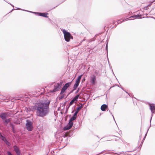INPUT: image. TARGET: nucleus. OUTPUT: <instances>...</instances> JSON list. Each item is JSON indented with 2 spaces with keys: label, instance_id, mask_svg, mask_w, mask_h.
I'll return each instance as SVG.
<instances>
[{
  "label": "nucleus",
  "instance_id": "nucleus-54",
  "mask_svg": "<svg viewBox=\"0 0 155 155\" xmlns=\"http://www.w3.org/2000/svg\"><path fill=\"white\" fill-rule=\"evenodd\" d=\"M54 83H54H53L52 84H50V86H49V87H50L52 85H53V84Z\"/></svg>",
  "mask_w": 155,
  "mask_h": 155
},
{
  "label": "nucleus",
  "instance_id": "nucleus-24",
  "mask_svg": "<svg viewBox=\"0 0 155 155\" xmlns=\"http://www.w3.org/2000/svg\"><path fill=\"white\" fill-rule=\"evenodd\" d=\"M10 127L12 129V130H14L15 127V125L12 123H10Z\"/></svg>",
  "mask_w": 155,
  "mask_h": 155
},
{
  "label": "nucleus",
  "instance_id": "nucleus-39",
  "mask_svg": "<svg viewBox=\"0 0 155 155\" xmlns=\"http://www.w3.org/2000/svg\"><path fill=\"white\" fill-rule=\"evenodd\" d=\"M125 92H126L127 94L130 96H132V94H129L128 92H127L126 91L124 90V91Z\"/></svg>",
  "mask_w": 155,
  "mask_h": 155
},
{
  "label": "nucleus",
  "instance_id": "nucleus-30",
  "mask_svg": "<svg viewBox=\"0 0 155 155\" xmlns=\"http://www.w3.org/2000/svg\"><path fill=\"white\" fill-rule=\"evenodd\" d=\"M80 89L81 88H80V87L78 88L76 91L75 92V94H77L80 91Z\"/></svg>",
  "mask_w": 155,
  "mask_h": 155
},
{
  "label": "nucleus",
  "instance_id": "nucleus-14",
  "mask_svg": "<svg viewBox=\"0 0 155 155\" xmlns=\"http://www.w3.org/2000/svg\"><path fill=\"white\" fill-rule=\"evenodd\" d=\"M63 84V82L61 81H60L58 83H57L56 84V86L58 88L59 90V89L61 88Z\"/></svg>",
  "mask_w": 155,
  "mask_h": 155
},
{
  "label": "nucleus",
  "instance_id": "nucleus-31",
  "mask_svg": "<svg viewBox=\"0 0 155 155\" xmlns=\"http://www.w3.org/2000/svg\"><path fill=\"white\" fill-rule=\"evenodd\" d=\"M77 115L74 113L72 115V117L74 118L75 119H76L77 118Z\"/></svg>",
  "mask_w": 155,
  "mask_h": 155
},
{
  "label": "nucleus",
  "instance_id": "nucleus-2",
  "mask_svg": "<svg viewBox=\"0 0 155 155\" xmlns=\"http://www.w3.org/2000/svg\"><path fill=\"white\" fill-rule=\"evenodd\" d=\"M61 30L64 34V39L66 41L69 42L70 41V39H73V37L71 35V34L67 30L65 29H62Z\"/></svg>",
  "mask_w": 155,
  "mask_h": 155
},
{
  "label": "nucleus",
  "instance_id": "nucleus-41",
  "mask_svg": "<svg viewBox=\"0 0 155 155\" xmlns=\"http://www.w3.org/2000/svg\"><path fill=\"white\" fill-rule=\"evenodd\" d=\"M17 155H22V153H21V151H20L18 153H16Z\"/></svg>",
  "mask_w": 155,
  "mask_h": 155
},
{
  "label": "nucleus",
  "instance_id": "nucleus-13",
  "mask_svg": "<svg viewBox=\"0 0 155 155\" xmlns=\"http://www.w3.org/2000/svg\"><path fill=\"white\" fill-rule=\"evenodd\" d=\"M68 133L66 131L63 133L62 134V137H63L64 138H66L65 139V141H67L68 140Z\"/></svg>",
  "mask_w": 155,
  "mask_h": 155
},
{
  "label": "nucleus",
  "instance_id": "nucleus-32",
  "mask_svg": "<svg viewBox=\"0 0 155 155\" xmlns=\"http://www.w3.org/2000/svg\"><path fill=\"white\" fill-rule=\"evenodd\" d=\"M4 121L6 123V124L8 123L10 121L9 119L8 118V119H6Z\"/></svg>",
  "mask_w": 155,
  "mask_h": 155
},
{
  "label": "nucleus",
  "instance_id": "nucleus-63",
  "mask_svg": "<svg viewBox=\"0 0 155 155\" xmlns=\"http://www.w3.org/2000/svg\"><path fill=\"white\" fill-rule=\"evenodd\" d=\"M112 73H113V74L114 75H115L114 74V72H113V71L112 70Z\"/></svg>",
  "mask_w": 155,
  "mask_h": 155
},
{
  "label": "nucleus",
  "instance_id": "nucleus-28",
  "mask_svg": "<svg viewBox=\"0 0 155 155\" xmlns=\"http://www.w3.org/2000/svg\"><path fill=\"white\" fill-rule=\"evenodd\" d=\"M34 14L37 16H40V12H34Z\"/></svg>",
  "mask_w": 155,
  "mask_h": 155
},
{
  "label": "nucleus",
  "instance_id": "nucleus-56",
  "mask_svg": "<svg viewBox=\"0 0 155 155\" xmlns=\"http://www.w3.org/2000/svg\"><path fill=\"white\" fill-rule=\"evenodd\" d=\"M21 10H22V11H25V12H27V11H28V10H25V9H22Z\"/></svg>",
  "mask_w": 155,
  "mask_h": 155
},
{
  "label": "nucleus",
  "instance_id": "nucleus-9",
  "mask_svg": "<svg viewBox=\"0 0 155 155\" xmlns=\"http://www.w3.org/2000/svg\"><path fill=\"white\" fill-rule=\"evenodd\" d=\"M9 114V113L2 112L0 113V117L2 120L5 119L7 118V116H8Z\"/></svg>",
  "mask_w": 155,
  "mask_h": 155
},
{
  "label": "nucleus",
  "instance_id": "nucleus-51",
  "mask_svg": "<svg viewBox=\"0 0 155 155\" xmlns=\"http://www.w3.org/2000/svg\"><path fill=\"white\" fill-rule=\"evenodd\" d=\"M51 153L52 154V155H54V152L53 151H52L51 152Z\"/></svg>",
  "mask_w": 155,
  "mask_h": 155
},
{
  "label": "nucleus",
  "instance_id": "nucleus-58",
  "mask_svg": "<svg viewBox=\"0 0 155 155\" xmlns=\"http://www.w3.org/2000/svg\"><path fill=\"white\" fill-rule=\"evenodd\" d=\"M69 95V94H67V95H66V96L65 97V98H66L68 97V95Z\"/></svg>",
  "mask_w": 155,
  "mask_h": 155
},
{
  "label": "nucleus",
  "instance_id": "nucleus-8",
  "mask_svg": "<svg viewBox=\"0 0 155 155\" xmlns=\"http://www.w3.org/2000/svg\"><path fill=\"white\" fill-rule=\"evenodd\" d=\"M101 33H102L97 34V40H98L99 41H100V43L102 42H104V41H103L104 38V36L103 34L101 35Z\"/></svg>",
  "mask_w": 155,
  "mask_h": 155
},
{
  "label": "nucleus",
  "instance_id": "nucleus-11",
  "mask_svg": "<svg viewBox=\"0 0 155 155\" xmlns=\"http://www.w3.org/2000/svg\"><path fill=\"white\" fill-rule=\"evenodd\" d=\"M54 89L52 90H50L49 91V92L52 93H54L56 91H59V89L56 86L54 85Z\"/></svg>",
  "mask_w": 155,
  "mask_h": 155
},
{
  "label": "nucleus",
  "instance_id": "nucleus-64",
  "mask_svg": "<svg viewBox=\"0 0 155 155\" xmlns=\"http://www.w3.org/2000/svg\"><path fill=\"white\" fill-rule=\"evenodd\" d=\"M150 18H154V19H155V18H154V17H150Z\"/></svg>",
  "mask_w": 155,
  "mask_h": 155
},
{
  "label": "nucleus",
  "instance_id": "nucleus-6",
  "mask_svg": "<svg viewBox=\"0 0 155 155\" xmlns=\"http://www.w3.org/2000/svg\"><path fill=\"white\" fill-rule=\"evenodd\" d=\"M141 15H134L133 16H131L129 18H126L125 19H123V20L122 21H121L120 22H118L117 24H115V26H117V25H118V24L122 23V22L124 21H127V20H129L128 19L129 18H141ZM129 20H131V19H129Z\"/></svg>",
  "mask_w": 155,
  "mask_h": 155
},
{
  "label": "nucleus",
  "instance_id": "nucleus-4",
  "mask_svg": "<svg viewBox=\"0 0 155 155\" xmlns=\"http://www.w3.org/2000/svg\"><path fill=\"white\" fill-rule=\"evenodd\" d=\"M96 78L94 74H91L90 78L89 81V84L90 85H95L96 84Z\"/></svg>",
  "mask_w": 155,
  "mask_h": 155
},
{
  "label": "nucleus",
  "instance_id": "nucleus-48",
  "mask_svg": "<svg viewBox=\"0 0 155 155\" xmlns=\"http://www.w3.org/2000/svg\"><path fill=\"white\" fill-rule=\"evenodd\" d=\"M27 12H29L33 13V14H34V12H32V11H27Z\"/></svg>",
  "mask_w": 155,
  "mask_h": 155
},
{
  "label": "nucleus",
  "instance_id": "nucleus-62",
  "mask_svg": "<svg viewBox=\"0 0 155 155\" xmlns=\"http://www.w3.org/2000/svg\"><path fill=\"white\" fill-rule=\"evenodd\" d=\"M95 37H97V34H96L95 35Z\"/></svg>",
  "mask_w": 155,
  "mask_h": 155
},
{
  "label": "nucleus",
  "instance_id": "nucleus-3",
  "mask_svg": "<svg viewBox=\"0 0 155 155\" xmlns=\"http://www.w3.org/2000/svg\"><path fill=\"white\" fill-rule=\"evenodd\" d=\"M26 122L25 127L26 130L28 131H31L33 128L32 121L29 119H26Z\"/></svg>",
  "mask_w": 155,
  "mask_h": 155
},
{
  "label": "nucleus",
  "instance_id": "nucleus-35",
  "mask_svg": "<svg viewBox=\"0 0 155 155\" xmlns=\"http://www.w3.org/2000/svg\"><path fill=\"white\" fill-rule=\"evenodd\" d=\"M66 0H64V1H63L61 3H60L59 4L57 5H56V6H55V7H54V8H51V9H54L56 7H57L59 5L61 4V3H62L63 2H64Z\"/></svg>",
  "mask_w": 155,
  "mask_h": 155
},
{
  "label": "nucleus",
  "instance_id": "nucleus-26",
  "mask_svg": "<svg viewBox=\"0 0 155 155\" xmlns=\"http://www.w3.org/2000/svg\"><path fill=\"white\" fill-rule=\"evenodd\" d=\"M70 105H68V104H67V105H66V110H65V112L66 113H67V112L68 110V109L70 107Z\"/></svg>",
  "mask_w": 155,
  "mask_h": 155
},
{
  "label": "nucleus",
  "instance_id": "nucleus-42",
  "mask_svg": "<svg viewBox=\"0 0 155 155\" xmlns=\"http://www.w3.org/2000/svg\"><path fill=\"white\" fill-rule=\"evenodd\" d=\"M78 111L77 110H76L75 111H74V113L76 114L77 115V114H78Z\"/></svg>",
  "mask_w": 155,
  "mask_h": 155
},
{
  "label": "nucleus",
  "instance_id": "nucleus-16",
  "mask_svg": "<svg viewBox=\"0 0 155 155\" xmlns=\"http://www.w3.org/2000/svg\"><path fill=\"white\" fill-rule=\"evenodd\" d=\"M48 13L45 12H40V16L43 17L45 18H48V16L47 15Z\"/></svg>",
  "mask_w": 155,
  "mask_h": 155
},
{
  "label": "nucleus",
  "instance_id": "nucleus-47",
  "mask_svg": "<svg viewBox=\"0 0 155 155\" xmlns=\"http://www.w3.org/2000/svg\"><path fill=\"white\" fill-rule=\"evenodd\" d=\"M6 2L7 3V2ZM8 4H10V5H11L12 7H13V8L14 7V5H12V4H11V3H8Z\"/></svg>",
  "mask_w": 155,
  "mask_h": 155
},
{
  "label": "nucleus",
  "instance_id": "nucleus-18",
  "mask_svg": "<svg viewBox=\"0 0 155 155\" xmlns=\"http://www.w3.org/2000/svg\"><path fill=\"white\" fill-rule=\"evenodd\" d=\"M80 97V95L78 94L76 95L72 100L75 103L78 100V98Z\"/></svg>",
  "mask_w": 155,
  "mask_h": 155
},
{
  "label": "nucleus",
  "instance_id": "nucleus-5",
  "mask_svg": "<svg viewBox=\"0 0 155 155\" xmlns=\"http://www.w3.org/2000/svg\"><path fill=\"white\" fill-rule=\"evenodd\" d=\"M97 66H98L99 68L98 73L97 72V75H100L102 72H104L105 70L104 67L100 63H97Z\"/></svg>",
  "mask_w": 155,
  "mask_h": 155
},
{
  "label": "nucleus",
  "instance_id": "nucleus-34",
  "mask_svg": "<svg viewBox=\"0 0 155 155\" xmlns=\"http://www.w3.org/2000/svg\"><path fill=\"white\" fill-rule=\"evenodd\" d=\"M0 137H1L2 138V140H4V139H5L6 138L3 136L2 135H1V136H0Z\"/></svg>",
  "mask_w": 155,
  "mask_h": 155
},
{
  "label": "nucleus",
  "instance_id": "nucleus-33",
  "mask_svg": "<svg viewBox=\"0 0 155 155\" xmlns=\"http://www.w3.org/2000/svg\"><path fill=\"white\" fill-rule=\"evenodd\" d=\"M151 113H152L151 117L150 120V122H151V119H152V117L153 116L152 114H153V113L154 114L155 113V110H153L152 111H151Z\"/></svg>",
  "mask_w": 155,
  "mask_h": 155
},
{
  "label": "nucleus",
  "instance_id": "nucleus-37",
  "mask_svg": "<svg viewBox=\"0 0 155 155\" xmlns=\"http://www.w3.org/2000/svg\"><path fill=\"white\" fill-rule=\"evenodd\" d=\"M77 88H78L77 87H75L74 86H73V89L72 90H73V91H74Z\"/></svg>",
  "mask_w": 155,
  "mask_h": 155
},
{
  "label": "nucleus",
  "instance_id": "nucleus-29",
  "mask_svg": "<svg viewBox=\"0 0 155 155\" xmlns=\"http://www.w3.org/2000/svg\"><path fill=\"white\" fill-rule=\"evenodd\" d=\"M63 86L67 89L69 86V85L67 82L65 83Z\"/></svg>",
  "mask_w": 155,
  "mask_h": 155
},
{
  "label": "nucleus",
  "instance_id": "nucleus-45",
  "mask_svg": "<svg viewBox=\"0 0 155 155\" xmlns=\"http://www.w3.org/2000/svg\"><path fill=\"white\" fill-rule=\"evenodd\" d=\"M74 92L73 90L72 89L68 93V94H71V93H73Z\"/></svg>",
  "mask_w": 155,
  "mask_h": 155
},
{
  "label": "nucleus",
  "instance_id": "nucleus-1",
  "mask_svg": "<svg viewBox=\"0 0 155 155\" xmlns=\"http://www.w3.org/2000/svg\"><path fill=\"white\" fill-rule=\"evenodd\" d=\"M51 101L41 100L35 103L34 106L25 107V111L28 113L31 111L34 112L36 110V115L40 117H43L47 115L50 111L49 105Z\"/></svg>",
  "mask_w": 155,
  "mask_h": 155
},
{
  "label": "nucleus",
  "instance_id": "nucleus-46",
  "mask_svg": "<svg viewBox=\"0 0 155 155\" xmlns=\"http://www.w3.org/2000/svg\"><path fill=\"white\" fill-rule=\"evenodd\" d=\"M81 108V106L78 107L77 108L76 110H77L78 111V110L79 109H80Z\"/></svg>",
  "mask_w": 155,
  "mask_h": 155
},
{
  "label": "nucleus",
  "instance_id": "nucleus-10",
  "mask_svg": "<svg viewBox=\"0 0 155 155\" xmlns=\"http://www.w3.org/2000/svg\"><path fill=\"white\" fill-rule=\"evenodd\" d=\"M108 108V105L106 104H103L101 105V110L103 111H105Z\"/></svg>",
  "mask_w": 155,
  "mask_h": 155
},
{
  "label": "nucleus",
  "instance_id": "nucleus-50",
  "mask_svg": "<svg viewBox=\"0 0 155 155\" xmlns=\"http://www.w3.org/2000/svg\"><path fill=\"white\" fill-rule=\"evenodd\" d=\"M145 137H144L143 138V140H142V142H141V143H143V141L144 140H145Z\"/></svg>",
  "mask_w": 155,
  "mask_h": 155
},
{
  "label": "nucleus",
  "instance_id": "nucleus-19",
  "mask_svg": "<svg viewBox=\"0 0 155 155\" xmlns=\"http://www.w3.org/2000/svg\"><path fill=\"white\" fill-rule=\"evenodd\" d=\"M67 89L66 88L63 86L62 88L61 92L59 94V95H62L63 93H65Z\"/></svg>",
  "mask_w": 155,
  "mask_h": 155
},
{
  "label": "nucleus",
  "instance_id": "nucleus-23",
  "mask_svg": "<svg viewBox=\"0 0 155 155\" xmlns=\"http://www.w3.org/2000/svg\"><path fill=\"white\" fill-rule=\"evenodd\" d=\"M150 107V109L151 111H152L153 110H155V105H151L150 104H149Z\"/></svg>",
  "mask_w": 155,
  "mask_h": 155
},
{
  "label": "nucleus",
  "instance_id": "nucleus-52",
  "mask_svg": "<svg viewBox=\"0 0 155 155\" xmlns=\"http://www.w3.org/2000/svg\"><path fill=\"white\" fill-rule=\"evenodd\" d=\"M16 10H21L22 9L19 8H16Z\"/></svg>",
  "mask_w": 155,
  "mask_h": 155
},
{
  "label": "nucleus",
  "instance_id": "nucleus-21",
  "mask_svg": "<svg viewBox=\"0 0 155 155\" xmlns=\"http://www.w3.org/2000/svg\"><path fill=\"white\" fill-rule=\"evenodd\" d=\"M3 141L8 146H9L10 145V143L7 140L6 138L5 139L3 140Z\"/></svg>",
  "mask_w": 155,
  "mask_h": 155
},
{
  "label": "nucleus",
  "instance_id": "nucleus-57",
  "mask_svg": "<svg viewBox=\"0 0 155 155\" xmlns=\"http://www.w3.org/2000/svg\"><path fill=\"white\" fill-rule=\"evenodd\" d=\"M67 101H65V102H64V104L63 105H64V104H66V103H67Z\"/></svg>",
  "mask_w": 155,
  "mask_h": 155
},
{
  "label": "nucleus",
  "instance_id": "nucleus-25",
  "mask_svg": "<svg viewBox=\"0 0 155 155\" xmlns=\"http://www.w3.org/2000/svg\"><path fill=\"white\" fill-rule=\"evenodd\" d=\"M123 152H124L122 151V152H119L118 153H115L113 152H107V153H106V154H110L113 153V154H117V155H120V154L121 153Z\"/></svg>",
  "mask_w": 155,
  "mask_h": 155
},
{
  "label": "nucleus",
  "instance_id": "nucleus-27",
  "mask_svg": "<svg viewBox=\"0 0 155 155\" xmlns=\"http://www.w3.org/2000/svg\"><path fill=\"white\" fill-rule=\"evenodd\" d=\"M74 102L72 100L68 104L70 105V106H71L72 105Z\"/></svg>",
  "mask_w": 155,
  "mask_h": 155
},
{
  "label": "nucleus",
  "instance_id": "nucleus-22",
  "mask_svg": "<svg viewBox=\"0 0 155 155\" xmlns=\"http://www.w3.org/2000/svg\"><path fill=\"white\" fill-rule=\"evenodd\" d=\"M64 97V94H62V95H59L57 97L59 100H62Z\"/></svg>",
  "mask_w": 155,
  "mask_h": 155
},
{
  "label": "nucleus",
  "instance_id": "nucleus-59",
  "mask_svg": "<svg viewBox=\"0 0 155 155\" xmlns=\"http://www.w3.org/2000/svg\"><path fill=\"white\" fill-rule=\"evenodd\" d=\"M14 8H13V9H12L10 12H12L13 11V10H14Z\"/></svg>",
  "mask_w": 155,
  "mask_h": 155
},
{
  "label": "nucleus",
  "instance_id": "nucleus-17",
  "mask_svg": "<svg viewBox=\"0 0 155 155\" xmlns=\"http://www.w3.org/2000/svg\"><path fill=\"white\" fill-rule=\"evenodd\" d=\"M13 147L14 148V150L16 153L21 151L19 148H18L16 145H14L13 146Z\"/></svg>",
  "mask_w": 155,
  "mask_h": 155
},
{
  "label": "nucleus",
  "instance_id": "nucleus-55",
  "mask_svg": "<svg viewBox=\"0 0 155 155\" xmlns=\"http://www.w3.org/2000/svg\"><path fill=\"white\" fill-rule=\"evenodd\" d=\"M94 72H95V74H96V75H97V70H95Z\"/></svg>",
  "mask_w": 155,
  "mask_h": 155
},
{
  "label": "nucleus",
  "instance_id": "nucleus-38",
  "mask_svg": "<svg viewBox=\"0 0 155 155\" xmlns=\"http://www.w3.org/2000/svg\"><path fill=\"white\" fill-rule=\"evenodd\" d=\"M85 80V78L84 77L81 81V84L83 83Z\"/></svg>",
  "mask_w": 155,
  "mask_h": 155
},
{
  "label": "nucleus",
  "instance_id": "nucleus-40",
  "mask_svg": "<svg viewBox=\"0 0 155 155\" xmlns=\"http://www.w3.org/2000/svg\"><path fill=\"white\" fill-rule=\"evenodd\" d=\"M125 92H126L127 94L130 96H132V94H129L128 92H127L126 91L124 90V91Z\"/></svg>",
  "mask_w": 155,
  "mask_h": 155
},
{
  "label": "nucleus",
  "instance_id": "nucleus-7",
  "mask_svg": "<svg viewBox=\"0 0 155 155\" xmlns=\"http://www.w3.org/2000/svg\"><path fill=\"white\" fill-rule=\"evenodd\" d=\"M82 75H78L77 77V78L75 79V83L74 84V86L78 87L79 83H80V80L81 79Z\"/></svg>",
  "mask_w": 155,
  "mask_h": 155
},
{
  "label": "nucleus",
  "instance_id": "nucleus-15",
  "mask_svg": "<svg viewBox=\"0 0 155 155\" xmlns=\"http://www.w3.org/2000/svg\"><path fill=\"white\" fill-rule=\"evenodd\" d=\"M73 126V125H71V124H69V123H68L64 127V130H67L69 129Z\"/></svg>",
  "mask_w": 155,
  "mask_h": 155
},
{
  "label": "nucleus",
  "instance_id": "nucleus-61",
  "mask_svg": "<svg viewBox=\"0 0 155 155\" xmlns=\"http://www.w3.org/2000/svg\"><path fill=\"white\" fill-rule=\"evenodd\" d=\"M121 89L122 90H123V91H124V88L122 87H121Z\"/></svg>",
  "mask_w": 155,
  "mask_h": 155
},
{
  "label": "nucleus",
  "instance_id": "nucleus-53",
  "mask_svg": "<svg viewBox=\"0 0 155 155\" xmlns=\"http://www.w3.org/2000/svg\"><path fill=\"white\" fill-rule=\"evenodd\" d=\"M111 150H104L103 151H104V152H106V151L107 152V151H111Z\"/></svg>",
  "mask_w": 155,
  "mask_h": 155
},
{
  "label": "nucleus",
  "instance_id": "nucleus-60",
  "mask_svg": "<svg viewBox=\"0 0 155 155\" xmlns=\"http://www.w3.org/2000/svg\"><path fill=\"white\" fill-rule=\"evenodd\" d=\"M147 133L146 134H145V136L144 137H146V136H147Z\"/></svg>",
  "mask_w": 155,
  "mask_h": 155
},
{
  "label": "nucleus",
  "instance_id": "nucleus-36",
  "mask_svg": "<svg viewBox=\"0 0 155 155\" xmlns=\"http://www.w3.org/2000/svg\"><path fill=\"white\" fill-rule=\"evenodd\" d=\"M73 80V79L72 80V81H71L67 82L68 83V85H69V86H70Z\"/></svg>",
  "mask_w": 155,
  "mask_h": 155
},
{
  "label": "nucleus",
  "instance_id": "nucleus-20",
  "mask_svg": "<svg viewBox=\"0 0 155 155\" xmlns=\"http://www.w3.org/2000/svg\"><path fill=\"white\" fill-rule=\"evenodd\" d=\"M67 132L68 133V137H70L72 136L73 135L74 133L73 130L68 131H67Z\"/></svg>",
  "mask_w": 155,
  "mask_h": 155
},
{
  "label": "nucleus",
  "instance_id": "nucleus-49",
  "mask_svg": "<svg viewBox=\"0 0 155 155\" xmlns=\"http://www.w3.org/2000/svg\"><path fill=\"white\" fill-rule=\"evenodd\" d=\"M107 44H108V43H107L106 45V49L107 50Z\"/></svg>",
  "mask_w": 155,
  "mask_h": 155
},
{
  "label": "nucleus",
  "instance_id": "nucleus-43",
  "mask_svg": "<svg viewBox=\"0 0 155 155\" xmlns=\"http://www.w3.org/2000/svg\"><path fill=\"white\" fill-rule=\"evenodd\" d=\"M109 112L110 113V114H111L112 115V117H113V118L114 119V120L115 121V120L114 118V116L113 115V114H112V113H111V112L110 111V110H109Z\"/></svg>",
  "mask_w": 155,
  "mask_h": 155
},
{
  "label": "nucleus",
  "instance_id": "nucleus-44",
  "mask_svg": "<svg viewBox=\"0 0 155 155\" xmlns=\"http://www.w3.org/2000/svg\"><path fill=\"white\" fill-rule=\"evenodd\" d=\"M7 154H8V155H12V154L10 151H8L7 152Z\"/></svg>",
  "mask_w": 155,
  "mask_h": 155
},
{
  "label": "nucleus",
  "instance_id": "nucleus-12",
  "mask_svg": "<svg viewBox=\"0 0 155 155\" xmlns=\"http://www.w3.org/2000/svg\"><path fill=\"white\" fill-rule=\"evenodd\" d=\"M69 119L68 121V123H69V124H71V125H73V123L72 122V121L74 120H76L74 118H73L72 117H71V115H69Z\"/></svg>",
  "mask_w": 155,
  "mask_h": 155
}]
</instances>
